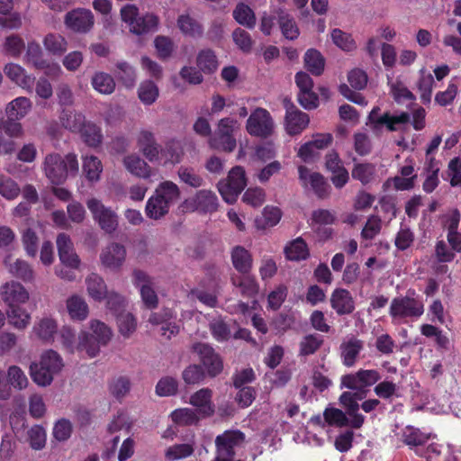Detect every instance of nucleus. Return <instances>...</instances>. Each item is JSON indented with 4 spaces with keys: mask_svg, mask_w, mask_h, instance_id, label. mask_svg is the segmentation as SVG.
Here are the masks:
<instances>
[{
    "mask_svg": "<svg viewBox=\"0 0 461 461\" xmlns=\"http://www.w3.org/2000/svg\"><path fill=\"white\" fill-rule=\"evenodd\" d=\"M63 367L64 362L60 355L55 350L48 349L41 353L38 361L32 363L30 375L36 384L46 387L52 383Z\"/></svg>",
    "mask_w": 461,
    "mask_h": 461,
    "instance_id": "obj_3",
    "label": "nucleus"
},
{
    "mask_svg": "<svg viewBox=\"0 0 461 461\" xmlns=\"http://www.w3.org/2000/svg\"><path fill=\"white\" fill-rule=\"evenodd\" d=\"M32 103L25 96H19L9 102L5 107V113L10 120H21L32 110Z\"/></svg>",
    "mask_w": 461,
    "mask_h": 461,
    "instance_id": "obj_31",
    "label": "nucleus"
},
{
    "mask_svg": "<svg viewBox=\"0 0 461 461\" xmlns=\"http://www.w3.org/2000/svg\"><path fill=\"white\" fill-rule=\"evenodd\" d=\"M177 176L181 183L193 188H199L204 183L203 177L191 167H180L177 169Z\"/></svg>",
    "mask_w": 461,
    "mask_h": 461,
    "instance_id": "obj_47",
    "label": "nucleus"
},
{
    "mask_svg": "<svg viewBox=\"0 0 461 461\" xmlns=\"http://www.w3.org/2000/svg\"><path fill=\"white\" fill-rule=\"evenodd\" d=\"M62 125L74 132H80L86 123L85 116L76 111L63 110L60 115Z\"/></svg>",
    "mask_w": 461,
    "mask_h": 461,
    "instance_id": "obj_46",
    "label": "nucleus"
},
{
    "mask_svg": "<svg viewBox=\"0 0 461 461\" xmlns=\"http://www.w3.org/2000/svg\"><path fill=\"white\" fill-rule=\"evenodd\" d=\"M66 309L69 318L74 321H84L89 315V306L84 297L70 295L66 300Z\"/></svg>",
    "mask_w": 461,
    "mask_h": 461,
    "instance_id": "obj_26",
    "label": "nucleus"
},
{
    "mask_svg": "<svg viewBox=\"0 0 461 461\" xmlns=\"http://www.w3.org/2000/svg\"><path fill=\"white\" fill-rule=\"evenodd\" d=\"M194 443H183L176 444L169 447L166 452L165 456L168 461H176L190 456L194 453Z\"/></svg>",
    "mask_w": 461,
    "mask_h": 461,
    "instance_id": "obj_54",
    "label": "nucleus"
},
{
    "mask_svg": "<svg viewBox=\"0 0 461 461\" xmlns=\"http://www.w3.org/2000/svg\"><path fill=\"white\" fill-rule=\"evenodd\" d=\"M389 85L391 94L398 104H408L414 101V95L401 80L390 81Z\"/></svg>",
    "mask_w": 461,
    "mask_h": 461,
    "instance_id": "obj_51",
    "label": "nucleus"
},
{
    "mask_svg": "<svg viewBox=\"0 0 461 461\" xmlns=\"http://www.w3.org/2000/svg\"><path fill=\"white\" fill-rule=\"evenodd\" d=\"M177 27L182 33L189 37H200L203 34L202 25L187 14L179 15Z\"/></svg>",
    "mask_w": 461,
    "mask_h": 461,
    "instance_id": "obj_45",
    "label": "nucleus"
},
{
    "mask_svg": "<svg viewBox=\"0 0 461 461\" xmlns=\"http://www.w3.org/2000/svg\"><path fill=\"white\" fill-rule=\"evenodd\" d=\"M231 261L235 269L243 274L248 273L252 267L251 254L242 246L232 249Z\"/></svg>",
    "mask_w": 461,
    "mask_h": 461,
    "instance_id": "obj_35",
    "label": "nucleus"
},
{
    "mask_svg": "<svg viewBox=\"0 0 461 461\" xmlns=\"http://www.w3.org/2000/svg\"><path fill=\"white\" fill-rule=\"evenodd\" d=\"M118 331L124 339H129L137 330V319L128 312L116 314Z\"/></svg>",
    "mask_w": 461,
    "mask_h": 461,
    "instance_id": "obj_38",
    "label": "nucleus"
},
{
    "mask_svg": "<svg viewBox=\"0 0 461 461\" xmlns=\"http://www.w3.org/2000/svg\"><path fill=\"white\" fill-rule=\"evenodd\" d=\"M247 185L245 169L240 166L232 167L225 179L218 182L217 188L227 203H234Z\"/></svg>",
    "mask_w": 461,
    "mask_h": 461,
    "instance_id": "obj_8",
    "label": "nucleus"
},
{
    "mask_svg": "<svg viewBox=\"0 0 461 461\" xmlns=\"http://www.w3.org/2000/svg\"><path fill=\"white\" fill-rule=\"evenodd\" d=\"M380 379V375L374 369H360L356 373L346 375L341 378V386L352 391H359L366 395L367 388Z\"/></svg>",
    "mask_w": 461,
    "mask_h": 461,
    "instance_id": "obj_13",
    "label": "nucleus"
},
{
    "mask_svg": "<svg viewBox=\"0 0 461 461\" xmlns=\"http://www.w3.org/2000/svg\"><path fill=\"white\" fill-rule=\"evenodd\" d=\"M210 329L213 338L218 341L228 340L232 337L230 326L221 318L213 320Z\"/></svg>",
    "mask_w": 461,
    "mask_h": 461,
    "instance_id": "obj_62",
    "label": "nucleus"
},
{
    "mask_svg": "<svg viewBox=\"0 0 461 461\" xmlns=\"http://www.w3.org/2000/svg\"><path fill=\"white\" fill-rule=\"evenodd\" d=\"M170 208L171 206L152 194L147 200L145 214L148 218L158 221L164 218L169 212Z\"/></svg>",
    "mask_w": 461,
    "mask_h": 461,
    "instance_id": "obj_34",
    "label": "nucleus"
},
{
    "mask_svg": "<svg viewBox=\"0 0 461 461\" xmlns=\"http://www.w3.org/2000/svg\"><path fill=\"white\" fill-rule=\"evenodd\" d=\"M331 40L338 48L344 51H352L357 48V44L352 36L339 29L332 30Z\"/></svg>",
    "mask_w": 461,
    "mask_h": 461,
    "instance_id": "obj_57",
    "label": "nucleus"
},
{
    "mask_svg": "<svg viewBox=\"0 0 461 461\" xmlns=\"http://www.w3.org/2000/svg\"><path fill=\"white\" fill-rule=\"evenodd\" d=\"M0 298L8 308L10 323L17 329L26 328L31 321V314L23 307L30 299L28 290L17 281H9L0 287Z\"/></svg>",
    "mask_w": 461,
    "mask_h": 461,
    "instance_id": "obj_1",
    "label": "nucleus"
},
{
    "mask_svg": "<svg viewBox=\"0 0 461 461\" xmlns=\"http://www.w3.org/2000/svg\"><path fill=\"white\" fill-rule=\"evenodd\" d=\"M78 169L77 157L74 153H68L64 157L51 153L47 155L43 161L44 174L53 185L64 183L69 176H77Z\"/></svg>",
    "mask_w": 461,
    "mask_h": 461,
    "instance_id": "obj_2",
    "label": "nucleus"
},
{
    "mask_svg": "<svg viewBox=\"0 0 461 461\" xmlns=\"http://www.w3.org/2000/svg\"><path fill=\"white\" fill-rule=\"evenodd\" d=\"M193 349L199 356L209 375L215 376L221 372L222 361L210 346L197 343L194 345Z\"/></svg>",
    "mask_w": 461,
    "mask_h": 461,
    "instance_id": "obj_16",
    "label": "nucleus"
},
{
    "mask_svg": "<svg viewBox=\"0 0 461 461\" xmlns=\"http://www.w3.org/2000/svg\"><path fill=\"white\" fill-rule=\"evenodd\" d=\"M420 75L417 87L419 89L421 101L424 104H428L431 100L434 78L432 75L427 72L424 68L420 69Z\"/></svg>",
    "mask_w": 461,
    "mask_h": 461,
    "instance_id": "obj_50",
    "label": "nucleus"
},
{
    "mask_svg": "<svg viewBox=\"0 0 461 461\" xmlns=\"http://www.w3.org/2000/svg\"><path fill=\"white\" fill-rule=\"evenodd\" d=\"M197 66L203 73H212L219 66L215 53L211 50H203L197 56Z\"/></svg>",
    "mask_w": 461,
    "mask_h": 461,
    "instance_id": "obj_52",
    "label": "nucleus"
},
{
    "mask_svg": "<svg viewBox=\"0 0 461 461\" xmlns=\"http://www.w3.org/2000/svg\"><path fill=\"white\" fill-rule=\"evenodd\" d=\"M279 26L283 35L288 40H294L299 36V29L294 18L285 11L277 12Z\"/></svg>",
    "mask_w": 461,
    "mask_h": 461,
    "instance_id": "obj_42",
    "label": "nucleus"
},
{
    "mask_svg": "<svg viewBox=\"0 0 461 461\" xmlns=\"http://www.w3.org/2000/svg\"><path fill=\"white\" fill-rule=\"evenodd\" d=\"M282 212L278 207L267 205L263 209L262 217L255 220V226L258 230L276 226L281 220Z\"/></svg>",
    "mask_w": 461,
    "mask_h": 461,
    "instance_id": "obj_37",
    "label": "nucleus"
},
{
    "mask_svg": "<svg viewBox=\"0 0 461 461\" xmlns=\"http://www.w3.org/2000/svg\"><path fill=\"white\" fill-rule=\"evenodd\" d=\"M181 207L184 212H212L218 208V198L212 191L201 189L185 199Z\"/></svg>",
    "mask_w": 461,
    "mask_h": 461,
    "instance_id": "obj_12",
    "label": "nucleus"
},
{
    "mask_svg": "<svg viewBox=\"0 0 461 461\" xmlns=\"http://www.w3.org/2000/svg\"><path fill=\"white\" fill-rule=\"evenodd\" d=\"M352 176L364 185L368 184L375 179V167L368 163L357 164L352 170Z\"/></svg>",
    "mask_w": 461,
    "mask_h": 461,
    "instance_id": "obj_58",
    "label": "nucleus"
},
{
    "mask_svg": "<svg viewBox=\"0 0 461 461\" xmlns=\"http://www.w3.org/2000/svg\"><path fill=\"white\" fill-rule=\"evenodd\" d=\"M86 205L92 216L99 226L105 232L112 233L118 226L117 214L109 207L105 206L99 199L90 198Z\"/></svg>",
    "mask_w": 461,
    "mask_h": 461,
    "instance_id": "obj_11",
    "label": "nucleus"
},
{
    "mask_svg": "<svg viewBox=\"0 0 461 461\" xmlns=\"http://www.w3.org/2000/svg\"><path fill=\"white\" fill-rule=\"evenodd\" d=\"M187 297L191 301L197 299L203 304L211 308H214L218 304V292L216 290L208 292L202 288H194L188 293Z\"/></svg>",
    "mask_w": 461,
    "mask_h": 461,
    "instance_id": "obj_55",
    "label": "nucleus"
},
{
    "mask_svg": "<svg viewBox=\"0 0 461 461\" xmlns=\"http://www.w3.org/2000/svg\"><path fill=\"white\" fill-rule=\"evenodd\" d=\"M153 194L164 201L169 206L176 203L181 195L179 186L170 180L160 182L155 188Z\"/></svg>",
    "mask_w": 461,
    "mask_h": 461,
    "instance_id": "obj_30",
    "label": "nucleus"
},
{
    "mask_svg": "<svg viewBox=\"0 0 461 461\" xmlns=\"http://www.w3.org/2000/svg\"><path fill=\"white\" fill-rule=\"evenodd\" d=\"M366 395L359 391L344 392L340 397V403L347 409L348 414L350 416V426L353 428H360L364 422V416L357 413L359 404L358 401L362 400Z\"/></svg>",
    "mask_w": 461,
    "mask_h": 461,
    "instance_id": "obj_18",
    "label": "nucleus"
},
{
    "mask_svg": "<svg viewBox=\"0 0 461 461\" xmlns=\"http://www.w3.org/2000/svg\"><path fill=\"white\" fill-rule=\"evenodd\" d=\"M126 258L125 248L118 243H111L103 249L100 254L102 265L111 270H118Z\"/></svg>",
    "mask_w": 461,
    "mask_h": 461,
    "instance_id": "obj_19",
    "label": "nucleus"
},
{
    "mask_svg": "<svg viewBox=\"0 0 461 461\" xmlns=\"http://www.w3.org/2000/svg\"><path fill=\"white\" fill-rule=\"evenodd\" d=\"M80 133L84 141L90 147H97L102 142L101 129L92 122H86Z\"/></svg>",
    "mask_w": 461,
    "mask_h": 461,
    "instance_id": "obj_56",
    "label": "nucleus"
},
{
    "mask_svg": "<svg viewBox=\"0 0 461 461\" xmlns=\"http://www.w3.org/2000/svg\"><path fill=\"white\" fill-rule=\"evenodd\" d=\"M304 64L312 74L319 76L324 70L325 60L318 50L310 49L304 55Z\"/></svg>",
    "mask_w": 461,
    "mask_h": 461,
    "instance_id": "obj_49",
    "label": "nucleus"
},
{
    "mask_svg": "<svg viewBox=\"0 0 461 461\" xmlns=\"http://www.w3.org/2000/svg\"><path fill=\"white\" fill-rule=\"evenodd\" d=\"M20 194V187L12 178L0 175V194L7 199L14 200Z\"/></svg>",
    "mask_w": 461,
    "mask_h": 461,
    "instance_id": "obj_63",
    "label": "nucleus"
},
{
    "mask_svg": "<svg viewBox=\"0 0 461 461\" xmlns=\"http://www.w3.org/2000/svg\"><path fill=\"white\" fill-rule=\"evenodd\" d=\"M7 378L10 387L23 390L27 387L29 381L24 372L16 366H11L7 370Z\"/></svg>",
    "mask_w": 461,
    "mask_h": 461,
    "instance_id": "obj_61",
    "label": "nucleus"
},
{
    "mask_svg": "<svg viewBox=\"0 0 461 461\" xmlns=\"http://www.w3.org/2000/svg\"><path fill=\"white\" fill-rule=\"evenodd\" d=\"M82 160V173L87 182L90 184H96L101 180L104 171V165L102 160L93 154H83Z\"/></svg>",
    "mask_w": 461,
    "mask_h": 461,
    "instance_id": "obj_23",
    "label": "nucleus"
},
{
    "mask_svg": "<svg viewBox=\"0 0 461 461\" xmlns=\"http://www.w3.org/2000/svg\"><path fill=\"white\" fill-rule=\"evenodd\" d=\"M3 263L11 276L29 283L35 279V272L27 261L22 258H13L11 255H6Z\"/></svg>",
    "mask_w": 461,
    "mask_h": 461,
    "instance_id": "obj_20",
    "label": "nucleus"
},
{
    "mask_svg": "<svg viewBox=\"0 0 461 461\" xmlns=\"http://www.w3.org/2000/svg\"><path fill=\"white\" fill-rule=\"evenodd\" d=\"M298 171L299 179L305 189L312 190L318 196L326 194L327 184L320 173L312 172L304 166H300Z\"/></svg>",
    "mask_w": 461,
    "mask_h": 461,
    "instance_id": "obj_22",
    "label": "nucleus"
},
{
    "mask_svg": "<svg viewBox=\"0 0 461 461\" xmlns=\"http://www.w3.org/2000/svg\"><path fill=\"white\" fill-rule=\"evenodd\" d=\"M113 338L112 329L98 319H91L86 329L81 330L84 353L89 357H95L102 347L106 346Z\"/></svg>",
    "mask_w": 461,
    "mask_h": 461,
    "instance_id": "obj_4",
    "label": "nucleus"
},
{
    "mask_svg": "<svg viewBox=\"0 0 461 461\" xmlns=\"http://www.w3.org/2000/svg\"><path fill=\"white\" fill-rule=\"evenodd\" d=\"M132 282L140 289L143 303L149 309L158 305V295L153 288L152 279L141 270H134Z\"/></svg>",
    "mask_w": 461,
    "mask_h": 461,
    "instance_id": "obj_15",
    "label": "nucleus"
},
{
    "mask_svg": "<svg viewBox=\"0 0 461 461\" xmlns=\"http://www.w3.org/2000/svg\"><path fill=\"white\" fill-rule=\"evenodd\" d=\"M59 336L63 347L71 353L84 352L83 346L81 345V331L76 335L75 330L68 325H65L59 331Z\"/></svg>",
    "mask_w": 461,
    "mask_h": 461,
    "instance_id": "obj_33",
    "label": "nucleus"
},
{
    "mask_svg": "<svg viewBox=\"0 0 461 461\" xmlns=\"http://www.w3.org/2000/svg\"><path fill=\"white\" fill-rule=\"evenodd\" d=\"M122 20L128 25L131 32L141 35L158 28V19L153 14L139 16V10L134 5H126L121 9Z\"/></svg>",
    "mask_w": 461,
    "mask_h": 461,
    "instance_id": "obj_7",
    "label": "nucleus"
},
{
    "mask_svg": "<svg viewBox=\"0 0 461 461\" xmlns=\"http://www.w3.org/2000/svg\"><path fill=\"white\" fill-rule=\"evenodd\" d=\"M161 165L179 163L183 158V146L178 140H170L162 149Z\"/></svg>",
    "mask_w": 461,
    "mask_h": 461,
    "instance_id": "obj_36",
    "label": "nucleus"
},
{
    "mask_svg": "<svg viewBox=\"0 0 461 461\" xmlns=\"http://www.w3.org/2000/svg\"><path fill=\"white\" fill-rule=\"evenodd\" d=\"M57 330V321L52 318L44 317L35 322L32 331L37 338L49 342L53 340Z\"/></svg>",
    "mask_w": 461,
    "mask_h": 461,
    "instance_id": "obj_32",
    "label": "nucleus"
},
{
    "mask_svg": "<svg viewBox=\"0 0 461 461\" xmlns=\"http://www.w3.org/2000/svg\"><path fill=\"white\" fill-rule=\"evenodd\" d=\"M246 131L251 136L267 138L275 131V122L270 113L264 108H256L246 122Z\"/></svg>",
    "mask_w": 461,
    "mask_h": 461,
    "instance_id": "obj_9",
    "label": "nucleus"
},
{
    "mask_svg": "<svg viewBox=\"0 0 461 461\" xmlns=\"http://www.w3.org/2000/svg\"><path fill=\"white\" fill-rule=\"evenodd\" d=\"M379 108L375 107L369 113L366 125L375 133L380 134L385 128L388 131H396L399 126L409 121V114L402 113L398 115H390L389 113L379 114Z\"/></svg>",
    "mask_w": 461,
    "mask_h": 461,
    "instance_id": "obj_10",
    "label": "nucleus"
},
{
    "mask_svg": "<svg viewBox=\"0 0 461 461\" xmlns=\"http://www.w3.org/2000/svg\"><path fill=\"white\" fill-rule=\"evenodd\" d=\"M43 46L49 53L55 56H61L67 50L68 42L63 36L50 33L45 36Z\"/></svg>",
    "mask_w": 461,
    "mask_h": 461,
    "instance_id": "obj_48",
    "label": "nucleus"
},
{
    "mask_svg": "<svg viewBox=\"0 0 461 461\" xmlns=\"http://www.w3.org/2000/svg\"><path fill=\"white\" fill-rule=\"evenodd\" d=\"M27 435L28 441L32 448L35 450H41L45 447L47 441V434L43 427L35 425L28 430Z\"/></svg>",
    "mask_w": 461,
    "mask_h": 461,
    "instance_id": "obj_59",
    "label": "nucleus"
},
{
    "mask_svg": "<svg viewBox=\"0 0 461 461\" xmlns=\"http://www.w3.org/2000/svg\"><path fill=\"white\" fill-rule=\"evenodd\" d=\"M24 50V42L22 38L17 35L8 36L3 46L4 54L10 57H18Z\"/></svg>",
    "mask_w": 461,
    "mask_h": 461,
    "instance_id": "obj_64",
    "label": "nucleus"
},
{
    "mask_svg": "<svg viewBox=\"0 0 461 461\" xmlns=\"http://www.w3.org/2000/svg\"><path fill=\"white\" fill-rule=\"evenodd\" d=\"M4 71L6 77L18 86L31 93L34 85V77L29 75L20 65L9 63L5 65Z\"/></svg>",
    "mask_w": 461,
    "mask_h": 461,
    "instance_id": "obj_24",
    "label": "nucleus"
},
{
    "mask_svg": "<svg viewBox=\"0 0 461 461\" xmlns=\"http://www.w3.org/2000/svg\"><path fill=\"white\" fill-rule=\"evenodd\" d=\"M233 18L242 26L252 29L256 25L254 11L246 4L239 3L233 10Z\"/></svg>",
    "mask_w": 461,
    "mask_h": 461,
    "instance_id": "obj_41",
    "label": "nucleus"
},
{
    "mask_svg": "<svg viewBox=\"0 0 461 461\" xmlns=\"http://www.w3.org/2000/svg\"><path fill=\"white\" fill-rule=\"evenodd\" d=\"M122 165L128 173L138 178L149 179L155 175V170L135 153L124 156Z\"/></svg>",
    "mask_w": 461,
    "mask_h": 461,
    "instance_id": "obj_21",
    "label": "nucleus"
},
{
    "mask_svg": "<svg viewBox=\"0 0 461 461\" xmlns=\"http://www.w3.org/2000/svg\"><path fill=\"white\" fill-rule=\"evenodd\" d=\"M93 88L102 95H110L115 89V82L112 76L104 72H95L92 77Z\"/></svg>",
    "mask_w": 461,
    "mask_h": 461,
    "instance_id": "obj_43",
    "label": "nucleus"
},
{
    "mask_svg": "<svg viewBox=\"0 0 461 461\" xmlns=\"http://www.w3.org/2000/svg\"><path fill=\"white\" fill-rule=\"evenodd\" d=\"M208 143L212 149L225 152L233 151L237 146V142L233 135H221L217 133H214L209 139Z\"/></svg>",
    "mask_w": 461,
    "mask_h": 461,
    "instance_id": "obj_53",
    "label": "nucleus"
},
{
    "mask_svg": "<svg viewBox=\"0 0 461 461\" xmlns=\"http://www.w3.org/2000/svg\"><path fill=\"white\" fill-rule=\"evenodd\" d=\"M285 254L288 260L299 261L309 256V249L305 241L297 238L285 247Z\"/></svg>",
    "mask_w": 461,
    "mask_h": 461,
    "instance_id": "obj_40",
    "label": "nucleus"
},
{
    "mask_svg": "<svg viewBox=\"0 0 461 461\" xmlns=\"http://www.w3.org/2000/svg\"><path fill=\"white\" fill-rule=\"evenodd\" d=\"M174 315L170 310H165L162 313H152L149 319L151 324L161 325V333L167 339H170L179 331V326L172 322Z\"/></svg>",
    "mask_w": 461,
    "mask_h": 461,
    "instance_id": "obj_29",
    "label": "nucleus"
},
{
    "mask_svg": "<svg viewBox=\"0 0 461 461\" xmlns=\"http://www.w3.org/2000/svg\"><path fill=\"white\" fill-rule=\"evenodd\" d=\"M87 295L95 302H102L107 295V285L102 276L92 273L85 280Z\"/></svg>",
    "mask_w": 461,
    "mask_h": 461,
    "instance_id": "obj_27",
    "label": "nucleus"
},
{
    "mask_svg": "<svg viewBox=\"0 0 461 461\" xmlns=\"http://www.w3.org/2000/svg\"><path fill=\"white\" fill-rule=\"evenodd\" d=\"M95 19L88 9L77 8L68 13L65 24L68 29L79 33L88 32L94 26Z\"/></svg>",
    "mask_w": 461,
    "mask_h": 461,
    "instance_id": "obj_14",
    "label": "nucleus"
},
{
    "mask_svg": "<svg viewBox=\"0 0 461 461\" xmlns=\"http://www.w3.org/2000/svg\"><path fill=\"white\" fill-rule=\"evenodd\" d=\"M363 348V344L357 339H349L341 345V357L344 365L352 366Z\"/></svg>",
    "mask_w": 461,
    "mask_h": 461,
    "instance_id": "obj_39",
    "label": "nucleus"
},
{
    "mask_svg": "<svg viewBox=\"0 0 461 461\" xmlns=\"http://www.w3.org/2000/svg\"><path fill=\"white\" fill-rule=\"evenodd\" d=\"M190 404L195 407L196 411L202 416H210L214 412V406L212 402V391L203 388L191 395Z\"/></svg>",
    "mask_w": 461,
    "mask_h": 461,
    "instance_id": "obj_28",
    "label": "nucleus"
},
{
    "mask_svg": "<svg viewBox=\"0 0 461 461\" xmlns=\"http://www.w3.org/2000/svg\"><path fill=\"white\" fill-rule=\"evenodd\" d=\"M59 258L63 267H56L55 274L66 281L76 279L75 270L80 267V259L75 251L70 237L66 233H59L57 237Z\"/></svg>",
    "mask_w": 461,
    "mask_h": 461,
    "instance_id": "obj_5",
    "label": "nucleus"
},
{
    "mask_svg": "<svg viewBox=\"0 0 461 461\" xmlns=\"http://www.w3.org/2000/svg\"><path fill=\"white\" fill-rule=\"evenodd\" d=\"M171 419L175 423L182 426L193 425L199 420V417L196 412L189 408L175 410L171 413Z\"/></svg>",
    "mask_w": 461,
    "mask_h": 461,
    "instance_id": "obj_60",
    "label": "nucleus"
},
{
    "mask_svg": "<svg viewBox=\"0 0 461 461\" xmlns=\"http://www.w3.org/2000/svg\"><path fill=\"white\" fill-rule=\"evenodd\" d=\"M424 312L422 301L414 293L393 299L390 305V315L393 321L402 322L407 319L418 318Z\"/></svg>",
    "mask_w": 461,
    "mask_h": 461,
    "instance_id": "obj_6",
    "label": "nucleus"
},
{
    "mask_svg": "<svg viewBox=\"0 0 461 461\" xmlns=\"http://www.w3.org/2000/svg\"><path fill=\"white\" fill-rule=\"evenodd\" d=\"M330 305L339 315L349 314L355 309L350 293L343 288H337L330 296Z\"/></svg>",
    "mask_w": 461,
    "mask_h": 461,
    "instance_id": "obj_25",
    "label": "nucleus"
},
{
    "mask_svg": "<svg viewBox=\"0 0 461 461\" xmlns=\"http://www.w3.org/2000/svg\"><path fill=\"white\" fill-rule=\"evenodd\" d=\"M309 123L310 117L307 113L294 107L286 109L284 126L288 135H300L308 127Z\"/></svg>",
    "mask_w": 461,
    "mask_h": 461,
    "instance_id": "obj_17",
    "label": "nucleus"
},
{
    "mask_svg": "<svg viewBox=\"0 0 461 461\" xmlns=\"http://www.w3.org/2000/svg\"><path fill=\"white\" fill-rule=\"evenodd\" d=\"M159 95L158 86L151 80L142 81L138 87V96L145 105L154 104Z\"/></svg>",
    "mask_w": 461,
    "mask_h": 461,
    "instance_id": "obj_44",
    "label": "nucleus"
}]
</instances>
